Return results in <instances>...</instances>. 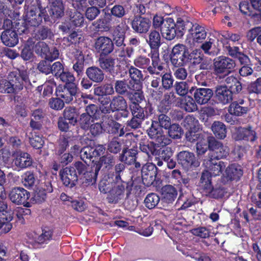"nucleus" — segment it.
Here are the masks:
<instances>
[{
    "label": "nucleus",
    "instance_id": "obj_53",
    "mask_svg": "<svg viewBox=\"0 0 261 261\" xmlns=\"http://www.w3.org/2000/svg\"><path fill=\"white\" fill-rule=\"evenodd\" d=\"M191 231L193 235L204 239L208 238L210 233V230L203 227L193 229Z\"/></svg>",
    "mask_w": 261,
    "mask_h": 261
},
{
    "label": "nucleus",
    "instance_id": "obj_4",
    "mask_svg": "<svg viewBox=\"0 0 261 261\" xmlns=\"http://www.w3.org/2000/svg\"><path fill=\"white\" fill-rule=\"evenodd\" d=\"M100 102L101 106L100 109L103 113L119 111L121 117L127 118L128 116L127 104L126 100L122 96H114L111 99L109 97H104L101 99Z\"/></svg>",
    "mask_w": 261,
    "mask_h": 261
},
{
    "label": "nucleus",
    "instance_id": "obj_50",
    "mask_svg": "<svg viewBox=\"0 0 261 261\" xmlns=\"http://www.w3.org/2000/svg\"><path fill=\"white\" fill-rule=\"evenodd\" d=\"M30 143L33 148L40 149L43 146L44 141L41 136L35 134L30 138Z\"/></svg>",
    "mask_w": 261,
    "mask_h": 261
},
{
    "label": "nucleus",
    "instance_id": "obj_63",
    "mask_svg": "<svg viewBox=\"0 0 261 261\" xmlns=\"http://www.w3.org/2000/svg\"><path fill=\"white\" fill-rule=\"evenodd\" d=\"M59 77L62 81L66 83L65 85L69 84V83H74L73 82L75 80L73 75L68 71L62 72Z\"/></svg>",
    "mask_w": 261,
    "mask_h": 261
},
{
    "label": "nucleus",
    "instance_id": "obj_42",
    "mask_svg": "<svg viewBox=\"0 0 261 261\" xmlns=\"http://www.w3.org/2000/svg\"><path fill=\"white\" fill-rule=\"evenodd\" d=\"M148 43L151 48H158L161 45V36L159 32L152 31L149 35Z\"/></svg>",
    "mask_w": 261,
    "mask_h": 261
},
{
    "label": "nucleus",
    "instance_id": "obj_20",
    "mask_svg": "<svg viewBox=\"0 0 261 261\" xmlns=\"http://www.w3.org/2000/svg\"><path fill=\"white\" fill-rule=\"evenodd\" d=\"M48 14L45 13L46 15L49 17L50 21L51 19L55 20V19L61 17L64 13V8L61 0H55L52 2L50 7L47 8Z\"/></svg>",
    "mask_w": 261,
    "mask_h": 261
},
{
    "label": "nucleus",
    "instance_id": "obj_26",
    "mask_svg": "<svg viewBox=\"0 0 261 261\" xmlns=\"http://www.w3.org/2000/svg\"><path fill=\"white\" fill-rule=\"evenodd\" d=\"M129 107L133 116L139 119H144L152 114V109L149 106H146L145 110L139 105H130Z\"/></svg>",
    "mask_w": 261,
    "mask_h": 261
},
{
    "label": "nucleus",
    "instance_id": "obj_17",
    "mask_svg": "<svg viewBox=\"0 0 261 261\" xmlns=\"http://www.w3.org/2000/svg\"><path fill=\"white\" fill-rule=\"evenodd\" d=\"M53 230L51 228L45 227L42 230V233L40 236L35 233L28 234V242L34 245L36 244L47 243L52 238Z\"/></svg>",
    "mask_w": 261,
    "mask_h": 261
},
{
    "label": "nucleus",
    "instance_id": "obj_2",
    "mask_svg": "<svg viewBox=\"0 0 261 261\" xmlns=\"http://www.w3.org/2000/svg\"><path fill=\"white\" fill-rule=\"evenodd\" d=\"M9 81H0V92L12 93L20 91L25 84L30 83L28 72L26 70H16L8 75Z\"/></svg>",
    "mask_w": 261,
    "mask_h": 261
},
{
    "label": "nucleus",
    "instance_id": "obj_12",
    "mask_svg": "<svg viewBox=\"0 0 261 261\" xmlns=\"http://www.w3.org/2000/svg\"><path fill=\"white\" fill-rule=\"evenodd\" d=\"M30 193L22 188H15L10 191L9 197L10 200L17 204H23L25 207H30L31 204L28 201Z\"/></svg>",
    "mask_w": 261,
    "mask_h": 261
},
{
    "label": "nucleus",
    "instance_id": "obj_59",
    "mask_svg": "<svg viewBox=\"0 0 261 261\" xmlns=\"http://www.w3.org/2000/svg\"><path fill=\"white\" fill-rule=\"evenodd\" d=\"M245 133H250V132L249 130H247L245 128H236L233 132L232 137L236 140H245V138L246 137V135H245Z\"/></svg>",
    "mask_w": 261,
    "mask_h": 261
},
{
    "label": "nucleus",
    "instance_id": "obj_3",
    "mask_svg": "<svg viewBox=\"0 0 261 261\" xmlns=\"http://www.w3.org/2000/svg\"><path fill=\"white\" fill-rule=\"evenodd\" d=\"M159 122L152 121L151 126L148 130V134L150 138L154 139L158 145L165 146L171 142V140L163 134L162 127L167 129L170 125V119L167 116L161 114L159 116Z\"/></svg>",
    "mask_w": 261,
    "mask_h": 261
},
{
    "label": "nucleus",
    "instance_id": "obj_60",
    "mask_svg": "<svg viewBox=\"0 0 261 261\" xmlns=\"http://www.w3.org/2000/svg\"><path fill=\"white\" fill-rule=\"evenodd\" d=\"M208 140H207L205 139H202L200 141L197 142L196 146L197 152L198 155L204 153L207 150L208 147Z\"/></svg>",
    "mask_w": 261,
    "mask_h": 261
},
{
    "label": "nucleus",
    "instance_id": "obj_39",
    "mask_svg": "<svg viewBox=\"0 0 261 261\" xmlns=\"http://www.w3.org/2000/svg\"><path fill=\"white\" fill-rule=\"evenodd\" d=\"M126 141H130L129 140H120L118 138H114L110 141L108 145V150L113 153H117L119 152L125 144H126Z\"/></svg>",
    "mask_w": 261,
    "mask_h": 261
},
{
    "label": "nucleus",
    "instance_id": "obj_10",
    "mask_svg": "<svg viewBox=\"0 0 261 261\" xmlns=\"http://www.w3.org/2000/svg\"><path fill=\"white\" fill-rule=\"evenodd\" d=\"M213 64L214 70L216 74H228L236 66L233 60L224 56L216 58Z\"/></svg>",
    "mask_w": 261,
    "mask_h": 261
},
{
    "label": "nucleus",
    "instance_id": "obj_37",
    "mask_svg": "<svg viewBox=\"0 0 261 261\" xmlns=\"http://www.w3.org/2000/svg\"><path fill=\"white\" fill-rule=\"evenodd\" d=\"M111 16L109 15H105L93 23V25L98 30L107 32L111 28Z\"/></svg>",
    "mask_w": 261,
    "mask_h": 261
},
{
    "label": "nucleus",
    "instance_id": "obj_47",
    "mask_svg": "<svg viewBox=\"0 0 261 261\" xmlns=\"http://www.w3.org/2000/svg\"><path fill=\"white\" fill-rule=\"evenodd\" d=\"M129 76L135 82V84H140V82L143 80V76L140 70L137 68L131 66L129 69Z\"/></svg>",
    "mask_w": 261,
    "mask_h": 261
},
{
    "label": "nucleus",
    "instance_id": "obj_35",
    "mask_svg": "<svg viewBox=\"0 0 261 261\" xmlns=\"http://www.w3.org/2000/svg\"><path fill=\"white\" fill-rule=\"evenodd\" d=\"M12 219V212H9L8 215L4 213L0 214V229L2 232L7 233L11 229L12 226L10 221Z\"/></svg>",
    "mask_w": 261,
    "mask_h": 261
},
{
    "label": "nucleus",
    "instance_id": "obj_36",
    "mask_svg": "<svg viewBox=\"0 0 261 261\" xmlns=\"http://www.w3.org/2000/svg\"><path fill=\"white\" fill-rule=\"evenodd\" d=\"M127 26H117L114 30L113 36V40L118 46H121L123 44L125 33L127 29Z\"/></svg>",
    "mask_w": 261,
    "mask_h": 261
},
{
    "label": "nucleus",
    "instance_id": "obj_58",
    "mask_svg": "<svg viewBox=\"0 0 261 261\" xmlns=\"http://www.w3.org/2000/svg\"><path fill=\"white\" fill-rule=\"evenodd\" d=\"M59 97L58 98H52L49 101L50 107L54 110H59L62 109L64 106V102Z\"/></svg>",
    "mask_w": 261,
    "mask_h": 261
},
{
    "label": "nucleus",
    "instance_id": "obj_57",
    "mask_svg": "<svg viewBox=\"0 0 261 261\" xmlns=\"http://www.w3.org/2000/svg\"><path fill=\"white\" fill-rule=\"evenodd\" d=\"M150 63V60L146 57L140 56L135 59L134 60V64L141 68H148Z\"/></svg>",
    "mask_w": 261,
    "mask_h": 261
},
{
    "label": "nucleus",
    "instance_id": "obj_22",
    "mask_svg": "<svg viewBox=\"0 0 261 261\" xmlns=\"http://www.w3.org/2000/svg\"><path fill=\"white\" fill-rule=\"evenodd\" d=\"M133 30L138 33H145L150 27V21L148 19L142 17H136L132 22Z\"/></svg>",
    "mask_w": 261,
    "mask_h": 261
},
{
    "label": "nucleus",
    "instance_id": "obj_6",
    "mask_svg": "<svg viewBox=\"0 0 261 261\" xmlns=\"http://www.w3.org/2000/svg\"><path fill=\"white\" fill-rule=\"evenodd\" d=\"M124 186L119 181L113 182V179L105 176L99 184V190L103 193H110L113 197L112 201H117L124 192Z\"/></svg>",
    "mask_w": 261,
    "mask_h": 261
},
{
    "label": "nucleus",
    "instance_id": "obj_15",
    "mask_svg": "<svg viewBox=\"0 0 261 261\" xmlns=\"http://www.w3.org/2000/svg\"><path fill=\"white\" fill-rule=\"evenodd\" d=\"M157 174V168L152 163H147L142 169V178L144 185L146 186L151 185L155 180Z\"/></svg>",
    "mask_w": 261,
    "mask_h": 261
},
{
    "label": "nucleus",
    "instance_id": "obj_38",
    "mask_svg": "<svg viewBox=\"0 0 261 261\" xmlns=\"http://www.w3.org/2000/svg\"><path fill=\"white\" fill-rule=\"evenodd\" d=\"M86 74L91 80L95 82H100L104 78L102 70L94 66L88 68L86 70Z\"/></svg>",
    "mask_w": 261,
    "mask_h": 261
},
{
    "label": "nucleus",
    "instance_id": "obj_52",
    "mask_svg": "<svg viewBox=\"0 0 261 261\" xmlns=\"http://www.w3.org/2000/svg\"><path fill=\"white\" fill-rule=\"evenodd\" d=\"M175 88L176 93L180 95L184 96L187 94L189 90V86L186 82H176Z\"/></svg>",
    "mask_w": 261,
    "mask_h": 261
},
{
    "label": "nucleus",
    "instance_id": "obj_43",
    "mask_svg": "<svg viewBox=\"0 0 261 261\" xmlns=\"http://www.w3.org/2000/svg\"><path fill=\"white\" fill-rule=\"evenodd\" d=\"M184 125L188 130L193 129L199 130L200 128L198 120L192 115H188L185 118Z\"/></svg>",
    "mask_w": 261,
    "mask_h": 261
},
{
    "label": "nucleus",
    "instance_id": "obj_11",
    "mask_svg": "<svg viewBox=\"0 0 261 261\" xmlns=\"http://www.w3.org/2000/svg\"><path fill=\"white\" fill-rule=\"evenodd\" d=\"M178 163L187 170H193L200 165L194 154L188 151H182L177 154Z\"/></svg>",
    "mask_w": 261,
    "mask_h": 261
},
{
    "label": "nucleus",
    "instance_id": "obj_55",
    "mask_svg": "<svg viewBox=\"0 0 261 261\" xmlns=\"http://www.w3.org/2000/svg\"><path fill=\"white\" fill-rule=\"evenodd\" d=\"M173 28V30L175 31L174 38L176 36H182L183 31L185 28L184 21L181 18H178L176 21V23H174V26Z\"/></svg>",
    "mask_w": 261,
    "mask_h": 261
},
{
    "label": "nucleus",
    "instance_id": "obj_44",
    "mask_svg": "<svg viewBox=\"0 0 261 261\" xmlns=\"http://www.w3.org/2000/svg\"><path fill=\"white\" fill-rule=\"evenodd\" d=\"M77 114L74 108H66L64 111V119L68 120L71 125H74L77 122Z\"/></svg>",
    "mask_w": 261,
    "mask_h": 261
},
{
    "label": "nucleus",
    "instance_id": "obj_25",
    "mask_svg": "<svg viewBox=\"0 0 261 261\" xmlns=\"http://www.w3.org/2000/svg\"><path fill=\"white\" fill-rule=\"evenodd\" d=\"M129 89L134 91L129 94L128 97L132 102L131 105H139L144 99L143 92L141 90V85L139 84L130 85Z\"/></svg>",
    "mask_w": 261,
    "mask_h": 261
},
{
    "label": "nucleus",
    "instance_id": "obj_51",
    "mask_svg": "<svg viewBox=\"0 0 261 261\" xmlns=\"http://www.w3.org/2000/svg\"><path fill=\"white\" fill-rule=\"evenodd\" d=\"M174 79L170 73L166 72L162 76V86L165 89L172 87Z\"/></svg>",
    "mask_w": 261,
    "mask_h": 261
},
{
    "label": "nucleus",
    "instance_id": "obj_18",
    "mask_svg": "<svg viewBox=\"0 0 261 261\" xmlns=\"http://www.w3.org/2000/svg\"><path fill=\"white\" fill-rule=\"evenodd\" d=\"M60 176L63 184L72 187L77 181V175L73 167H66L60 171Z\"/></svg>",
    "mask_w": 261,
    "mask_h": 261
},
{
    "label": "nucleus",
    "instance_id": "obj_31",
    "mask_svg": "<svg viewBox=\"0 0 261 261\" xmlns=\"http://www.w3.org/2000/svg\"><path fill=\"white\" fill-rule=\"evenodd\" d=\"M152 65L147 68V70L151 74H159L163 69L161 63L159 54L158 52H154L151 55Z\"/></svg>",
    "mask_w": 261,
    "mask_h": 261
},
{
    "label": "nucleus",
    "instance_id": "obj_14",
    "mask_svg": "<svg viewBox=\"0 0 261 261\" xmlns=\"http://www.w3.org/2000/svg\"><path fill=\"white\" fill-rule=\"evenodd\" d=\"M95 49L100 55H108L114 49V44L111 38L100 36L95 41L94 44Z\"/></svg>",
    "mask_w": 261,
    "mask_h": 261
},
{
    "label": "nucleus",
    "instance_id": "obj_24",
    "mask_svg": "<svg viewBox=\"0 0 261 261\" xmlns=\"http://www.w3.org/2000/svg\"><path fill=\"white\" fill-rule=\"evenodd\" d=\"M161 194L164 202L172 203L176 198L177 191L176 189L171 185H166L161 189Z\"/></svg>",
    "mask_w": 261,
    "mask_h": 261
},
{
    "label": "nucleus",
    "instance_id": "obj_64",
    "mask_svg": "<svg viewBox=\"0 0 261 261\" xmlns=\"http://www.w3.org/2000/svg\"><path fill=\"white\" fill-rule=\"evenodd\" d=\"M249 90L250 92L260 93L261 92V78H258L254 82L252 83L249 87Z\"/></svg>",
    "mask_w": 261,
    "mask_h": 261
},
{
    "label": "nucleus",
    "instance_id": "obj_34",
    "mask_svg": "<svg viewBox=\"0 0 261 261\" xmlns=\"http://www.w3.org/2000/svg\"><path fill=\"white\" fill-rule=\"evenodd\" d=\"M244 102V101L243 100H241L239 102L237 101L232 102L229 107V113L231 115L238 116L246 114L248 111V108L242 106Z\"/></svg>",
    "mask_w": 261,
    "mask_h": 261
},
{
    "label": "nucleus",
    "instance_id": "obj_29",
    "mask_svg": "<svg viewBox=\"0 0 261 261\" xmlns=\"http://www.w3.org/2000/svg\"><path fill=\"white\" fill-rule=\"evenodd\" d=\"M243 174V171L240 166L233 164L228 166L223 175L228 180H237Z\"/></svg>",
    "mask_w": 261,
    "mask_h": 261
},
{
    "label": "nucleus",
    "instance_id": "obj_13",
    "mask_svg": "<svg viewBox=\"0 0 261 261\" xmlns=\"http://www.w3.org/2000/svg\"><path fill=\"white\" fill-rule=\"evenodd\" d=\"M77 91V86L75 83H69L63 87H58L56 90L58 97L62 98L64 102L69 103L75 96Z\"/></svg>",
    "mask_w": 261,
    "mask_h": 261
},
{
    "label": "nucleus",
    "instance_id": "obj_21",
    "mask_svg": "<svg viewBox=\"0 0 261 261\" xmlns=\"http://www.w3.org/2000/svg\"><path fill=\"white\" fill-rule=\"evenodd\" d=\"M130 145L131 141H126V144L124 145L122 153L119 156L120 161L128 165L134 164L136 161V155L137 153V150L135 149L127 150Z\"/></svg>",
    "mask_w": 261,
    "mask_h": 261
},
{
    "label": "nucleus",
    "instance_id": "obj_33",
    "mask_svg": "<svg viewBox=\"0 0 261 261\" xmlns=\"http://www.w3.org/2000/svg\"><path fill=\"white\" fill-rule=\"evenodd\" d=\"M99 65L100 67L107 71L111 73L117 72L115 66V60L111 57H100L99 59Z\"/></svg>",
    "mask_w": 261,
    "mask_h": 261
},
{
    "label": "nucleus",
    "instance_id": "obj_45",
    "mask_svg": "<svg viewBox=\"0 0 261 261\" xmlns=\"http://www.w3.org/2000/svg\"><path fill=\"white\" fill-rule=\"evenodd\" d=\"M160 198L154 193L148 194L144 200L145 205L149 209L154 208L159 202Z\"/></svg>",
    "mask_w": 261,
    "mask_h": 261
},
{
    "label": "nucleus",
    "instance_id": "obj_28",
    "mask_svg": "<svg viewBox=\"0 0 261 261\" xmlns=\"http://www.w3.org/2000/svg\"><path fill=\"white\" fill-rule=\"evenodd\" d=\"M84 21V18L82 13L79 12L75 11L70 16L69 25H62L60 28L64 31L72 30L75 27H81L83 25Z\"/></svg>",
    "mask_w": 261,
    "mask_h": 261
},
{
    "label": "nucleus",
    "instance_id": "obj_56",
    "mask_svg": "<svg viewBox=\"0 0 261 261\" xmlns=\"http://www.w3.org/2000/svg\"><path fill=\"white\" fill-rule=\"evenodd\" d=\"M35 181V178L33 173L27 172L24 174L22 178V182L27 187L33 186Z\"/></svg>",
    "mask_w": 261,
    "mask_h": 261
},
{
    "label": "nucleus",
    "instance_id": "obj_49",
    "mask_svg": "<svg viewBox=\"0 0 261 261\" xmlns=\"http://www.w3.org/2000/svg\"><path fill=\"white\" fill-rule=\"evenodd\" d=\"M168 134L169 136L174 139L179 138L182 134L181 127L178 124H173L168 127Z\"/></svg>",
    "mask_w": 261,
    "mask_h": 261
},
{
    "label": "nucleus",
    "instance_id": "obj_41",
    "mask_svg": "<svg viewBox=\"0 0 261 261\" xmlns=\"http://www.w3.org/2000/svg\"><path fill=\"white\" fill-rule=\"evenodd\" d=\"M53 191L51 184L48 182L45 186V187H41V189H38L36 191L34 200L35 202H41L43 201L46 198V193L51 192Z\"/></svg>",
    "mask_w": 261,
    "mask_h": 261
},
{
    "label": "nucleus",
    "instance_id": "obj_46",
    "mask_svg": "<svg viewBox=\"0 0 261 261\" xmlns=\"http://www.w3.org/2000/svg\"><path fill=\"white\" fill-rule=\"evenodd\" d=\"M76 62L73 66V69L76 72L77 75L83 73L84 68V58L82 52L77 53L76 55Z\"/></svg>",
    "mask_w": 261,
    "mask_h": 261
},
{
    "label": "nucleus",
    "instance_id": "obj_7",
    "mask_svg": "<svg viewBox=\"0 0 261 261\" xmlns=\"http://www.w3.org/2000/svg\"><path fill=\"white\" fill-rule=\"evenodd\" d=\"M9 151L4 152L3 155V160L6 164L9 165L11 163V166L15 170H20L30 166L32 164V159L30 155L22 151H16L12 155V160L9 159L10 156Z\"/></svg>",
    "mask_w": 261,
    "mask_h": 261
},
{
    "label": "nucleus",
    "instance_id": "obj_54",
    "mask_svg": "<svg viewBox=\"0 0 261 261\" xmlns=\"http://www.w3.org/2000/svg\"><path fill=\"white\" fill-rule=\"evenodd\" d=\"M92 121V117H91L89 115H87L86 113H83L81 115L80 123L81 127L83 129H88Z\"/></svg>",
    "mask_w": 261,
    "mask_h": 261
},
{
    "label": "nucleus",
    "instance_id": "obj_40",
    "mask_svg": "<svg viewBox=\"0 0 261 261\" xmlns=\"http://www.w3.org/2000/svg\"><path fill=\"white\" fill-rule=\"evenodd\" d=\"M212 130L215 136L220 139H223L226 136V129L225 125L219 121H215L212 126Z\"/></svg>",
    "mask_w": 261,
    "mask_h": 261
},
{
    "label": "nucleus",
    "instance_id": "obj_32",
    "mask_svg": "<svg viewBox=\"0 0 261 261\" xmlns=\"http://www.w3.org/2000/svg\"><path fill=\"white\" fill-rule=\"evenodd\" d=\"M191 37L195 42H202L206 36V33L204 27L195 24L191 29Z\"/></svg>",
    "mask_w": 261,
    "mask_h": 261
},
{
    "label": "nucleus",
    "instance_id": "obj_16",
    "mask_svg": "<svg viewBox=\"0 0 261 261\" xmlns=\"http://www.w3.org/2000/svg\"><path fill=\"white\" fill-rule=\"evenodd\" d=\"M208 147L215 154L214 158L218 160L226 157L229 152V148L227 146L224 145L221 142L214 138L208 139Z\"/></svg>",
    "mask_w": 261,
    "mask_h": 261
},
{
    "label": "nucleus",
    "instance_id": "obj_5",
    "mask_svg": "<svg viewBox=\"0 0 261 261\" xmlns=\"http://www.w3.org/2000/svg\"><path fill=\"white\" fill-rule=\"evenodd\" d=\"M25 7L27 8L23 17L26 30L29 26H38L42 22L43 17L45 21H50L49 17L45 14L46 13V9H41L37 3Z\"/></svg>",
    "mask_w": 261,
    "mask_h": 261
},
{
    "label": "nucleus",
    "instance_id": "obj_27",
    "mask_svg": "<svg viewBox=\"0 0 261 261\" xmlns=\"http://www.w3.org/2000/svg\"><path fill=\"white\" fill-rule=\"evenodd\" d=\"M1 38L3 43L9 47H13L18 43L17 33L11 30L7 29L4 31Z\"/></svg>",
    "mask_w": 261,
    "mask_h": 261
},
{
    "label": "nucleus",
    "instance_id": "obj_48",
    "mask_svg": "<svg viewBox=\"0 0 261 261\" xmlns=\"http://www.w3.org/2000/svg\"><path fill=\"white\" fill-rule=\"evenodd\" d=\"M114 164V156L110 154H107L106 155L101 157L99 161V165L100 166H103L106 168H111L113 166Z\"/></svg>",
    "mask_w": 261,
    "mask_h": 261
},
{
    "label": "nucleus",
    "instance_id": "obj_19",
    "mask_svg": "<svg viewBox=\"0 0 261 261\" xmlns=\"http://www.w3.org/2000/svg\"><path fill=\"white\" fill-rule=\"evenodd\" d=\"M215 94L217 100L223 105H226L232 100V91L226 86L217 87Z\"/></svg>",
    "mask_w": 261,
    "mask_h": 261
},
{
    "label": "nucleus",
    "instance_id": "obj_61",
    "mask_svg": "<svg viewBox=\"0 0 261 261\" xmlns=\"http://www.w3.org/2000/svg\"><path fill=\"white\" fill-rule=\"evenodd\" d=\"M129 86H128L124 81H117L115 84V91L120 94H123L127 91Z\"/></svg>",
    "mask_w": 261,
    "mask_h": 261
},
{
    "label": "nucleus",
    "instance_id": "obj_1",
    "mask_svg": "<svg viewBox=\"0 0 261 261\" xmlns=\"http://www.w3.org/2000/svg\"><path fill=\"white\" fill-rule=\"evenodd\" d=\"M213 155H210L208 158L203 160V166L205 169L203 171L199 183L200 187L209 196L218 198L221 196L222 193L219 189H214L211 181L212 176L220 175L226 168V163L212 158Z\"/></svg>",
    "mask_w": 261,
    "mask_h": 261
},
{
    "label": "nucleus",
    "instance_id": "obj_62",
    "mask_svg": "<svg viewBox=\"0 0 261 261\" xmlns=\"http://www.w3.org/2000/svg\"><path fill=\"white\" fill-rule=\"evenodd\" d=\"M59 55V53L58 49L55 48H49L48 51L45 53V55L43 58L46 60L52 62L57 59Z\"/></svg>",
    "mask_w": 261,
    "mask_h": 261
},
{
    "label": "nucleus",
    "instance_id": "obj_30",
    "mask_svg": "<svg viewBox=\"0 0 261 261\" xmlns=\"http://www.w3.org/2000/svg\"><path fill=\"white\" fill-rule=\"evenodd\" d=\"M177 105L188 112H194L197 110V106L191 96H186L177 99Z\"/></svg>",
    "mask_w": 261,
    "mask_h": 261
},
{
    "label": "nucleus",
    "instance_id": "obj_23",
    "mask_svg": "<svg viewBox=\"0 0 261 261\" xmlns=\"http://www.w3.org/2000/svg\"><path fill=\"white\" fill-rule=\"evenodd\" d=\"M213 95V92L208 88H198L194 92V96L196 101L199 105L206 103Z\"/></svg>",
    "mask_w": 261,
    "mask_h": 261
},
{
    "label": "nucleus",
    "instance_id": "obj_9",
    "mask_svg": "<svg viewBox=\"0 0 261 261\" xmlns=\"http://www.w3.org/2000/svg\"><path fill=\"white\" fill-rule=\"evenodd\" d=\"M189 54L187 47L184 44H176L170 55L171 64L175 67L182 66L189 61Z\"/></svg>",
    "mask_w": 261,
    "mask_h": 261
},
{
    "label": "nucleus",
    "instance_id": "obj_8",
    "mask_svg": "<svg viewBox=\"0 0 261 261\" xmlns=\"http://www.w3.org/2000/svg\"><path fill=\"white\" fill-rule=\"evenodd\" d=\"M153 26L154 28H161V32L163 37L167 40L174 39L175 31L173 30L174 21L171 17L164 18L161 16L155 15L153 19Z\"/></svg>",
    "mask_w": 261,
    "mask_h": 261
}]
</instances>
